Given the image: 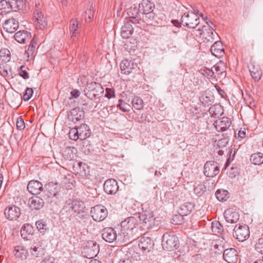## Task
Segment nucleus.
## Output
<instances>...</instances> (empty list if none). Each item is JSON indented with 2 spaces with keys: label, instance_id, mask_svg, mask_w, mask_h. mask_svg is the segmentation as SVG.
Here are the masks:
<instances>
[{
  "label": "nucleus",
  "instance_id": "1",
  "mask_svg": "<svg viewBox=\"0 0 263 263\" xmlns=\"http://www.w3.org/2000/svg\"><path fill=\"white\" fill-rule=\"evenodd\" d=\"M138 217L133 216L127 217L121 223V232L120 236L123 241H127L132 238L134 235L138 232L137 226L139 223Z\"/></svg>",
  "mask_w": 263,
  "mask_h": 263
},
{
  "label": "nucleus",
  "instance_id": "2",
  "mask_svg": "<svg viewBox=\"0 0 263 263\" xmlns=\"http://www.w3.org/2000/svg\"><path fill=\"white\" fill-rule=\"evenodd\" d=\"M139 221H142L140 222L139 227L140 231L143 233L146 230H149L153 228L159 224V221L156 220L152 212L145 211L141 214L138 217Z\"/></svg>",
  "mask_w": 263,
  "mask_h": 263
},
{
  "label": "nucleus",
  "instance_id": "3",
  "mask_svg": "<svg viewBox=\"0 0 263 263\" xmlns=\"http://www.w3.org/2000/svg\"><path fill=\"white\" fill-rule=\"evenodd\" d=\"M85 208L84 203L80 200H67L61 210V214H66L67 216H71L74 213H81Z\"/></svg>",
  "mask_w": 263,
  "mask_h": 263
},
{
  "label": "nucleus",
  "instance_id": "4",
  "mask_svg": "<svg viewBox=\"0 0 263 263\" xmlns=\"http://www.w3.org/2000/svg\"><path fill=\"white\" fill-rule=\"evenodd\" d=\"M179 240L178 237L168 233L163 234L162 239V246L164 249L172 251L178 247Z\"/></svg>",
  "mask_w": 263,
  "mask_h": 263
},
{
  "label": "nucleus",
  "instance_id": "5",
  "mask_svg": "<svg viewBox=\"0 0 263 263\" xmlns=\"http://www.w3.org/2000/svg\"><path fill=\"white\" fill-rule=\"evenodd\" d=\"M181 21V23L189 28H195L199 24V17L194 12L184 13Z\"/></svg>",
  "mask_w": 263,
  "mask_h": 263
},
{
  "label": "nucleus",
  "instance_id": "6",
  "mask_svg": "<svg viewBox=\"0 0 263 263\" xmlns=\"http://www.w3.org/2000/svg\"><path fill=\"white\" fill-rule=\"evenodd\" d=\"M154 5L148 0H142L141 3L139 4V8L137 9L136 7L133 8V10L136 12L135 17H138L137 15L139 13L147 14V17H153L154 19V15L152 13L153 8Z\"/></svg>",
  "mask_w": 263,
  "mask_h": 263
},
{
  "label": "nucleus",
  "instance_id": "7",
  "mask_svg": "<svg viewBox=\"0 0 263 263\" xmlns=\"http://www.w3.org/2000/svg\"><path fill=\"white\" fill-rule=\"evenodd\" d=\"M33 20L37 29L44 30L47 26V21L41 11L39 6L36 5L33 12Z\"/></svg>",
  "mask_w": 263,
  "mask_h": 263
},
{
  "label": "nucleus",
  "instance_id": "8",
  "mask_svg": "<svg viewBox=\"0 0 263 263\" xmlns=\"http://www.w3.org/2000/svg\"><path fill=\"white\" fill-rule=\"evenodd\" d=\"M233 235L239 241H243L250 236L249 228L246 224L236 225L234 229Z\"/></svg>",
  "mask_w": 263,
  "mask_h": 263
},
{
  "label": "nucleus",
  "instance_id": "9",
  "mask_svg": "<svg viewBox=\"0 0 263 263\" xmlns=\"http://www.w3.org/2000/svg\"><path fill=\"white\" fill-rule=\"evenodd\" d=\"M107 214V209L101 204L95 205L91 208L90 215L96 221H102L106 217Z\"/></svg>",
  "mask_w": 263,
  "mask_h": 263
},
{
  "label": "nucleus",
  "instance_id": "10",
  "mask_svg": "<svg viewBox=\"0 0 263 263\" xmlns=\"http://www.w3.org/2000/svg\"><path fill=\"white\" fill-rule=\"evenodd\" d=\"M203 173L208 177L215 176L219 173V164L214 161H207L204 166Z\"/></svg>",
  "mask_w": 263,
  "mask_h": 263
},
{
  "label": "nucleus",
  "instance_id": "11",
  "mask_svg": "<svg viewBox=\"0 0 263 263\" xmlns=\"http://www.w3.org/2000/svg\"><path fill=\"white\" fill-rule=\"evenodd\" d=\"M102 238L106 242L112 243L118 239V240H123L120 234L117 236L116 231L112 228H105L102 230Z\"/></svg>",
  "mask_w": 263,
  "mask_h": 263
},
{
  "label": "nucleus",
  "instance_id": "12",
  "mask_svg": "<svg viewBox=\"0 0 263 263\" xmlns=\"http://www.w3.org/2000/svg\"><path fill=\"white\" fill-rule=\"evenodd\" d=\"M4 213L7 219L10 220H16L21 214L20 209L15 205L7 207Z\"/></svg>",
  "mask_w": 263,
  "mask_h": 263
},
{
  "label": "nucleus",
  "instance_id": "13",
  "mask_svg": "<svg viewBox=\"0 0 263 263\" xmlns=\"http://www.w3.org/2000/svg\"><path fill=\"white\" fill-rule=\"evenodd\" d=\"M119 190L117 181L114 179H109L104 183V190L108 194H115Z\"/></svg>",
  "mask_w": 263,
  "mask_h": 263
},
{
  "label": "nucleus",
  "instance_id": "14",
  "mask_svg": "<svg viewBox=\"0 0 263 263\" xmlns=\"http://www.w3.org/2000/svg\"><path fill=\"white\" fill-rule=\"evenodd\" d=\"M154 242L153 240L148 237H143L140 238L138 247L143 253L149 252L153 248Z\"/></svg>",
  "mask_w": 263,
  "mask_h": 263
},
{
  "label": "nucleus",
  "instance_id": "15",
  "mask_svg": "<svg viewBox=\"0 0 263 263\" xmlns=\"http://www.w3.org/2000/svg\"><path fill=\"white\" fill-rule=\"evenodd\" d=\"M231 125V121L228 117H223L216 120L214 125L218 132L226 130Z\"/></svg>",
  "mask_w": 263,
  "mask_h": 263
},
{
  "label": "nucleus",
  "instance_id": "16",
  "mask_svg": "<svg viewBox=\"0 0 263 263\" xmlns=\"http://www.w3.org/2000/svg\"><path fill=\"white\" fill-rule=\"evenodd\" d=\"M84 117V112L79 107H76L71 110L68 115V119L74 123L82 120Z\"/></svg>",
  "mask_w": 263,
  "mask_h": 263
},
{
  "label": "nucleus",
  "instance_id": "17",
  "mask_svg": "<svg viewBox=\"0 0 263 263\" xmlns=\"http://www.w3.org/2000/svg\"><path fill=\"white\" fill-rule=\"evenodd\" d=\"M223 257L228 263H236L238 259L237 251L234 248L227 249L224 251Z\"/></svg>",
  "mask_w": 263,
  "mask_h": 263
},
{
  "label": "nucleus",
  "instance_id": "18",
  "mask_svg": "<svg viewBox=\"0 0 263 263\" xmlns=\"http://www.w3.org/2000/svg\"><path fill=\"white\" fill-rule=\"evenodd\" d=\"M224 217L228 223H233L237 222L239 219V215L233 209H227L224 212Z\"/></svg>",
  "mask_w": 263,
  "mask_h": 263
},
{
  "label": "nucleus",
  "instance_id": "19",
  "mask_svg": "<svg viewBox=\"0 0 263 263\" xmlns=\"http://www.w3.org/2000/svg\"><path fill=\"white\" fill-rule=\"evenodd\" d=\"M210 50L213 55L219 58L224 54V49L221 41H216L211 47Z\"/></svg>",
  "mask_w": 263,
  "mask_h": 263
},
{
  "label": "nucleus",
  "instance_id": "20",
  "mask_svg": "<svg viewBox=\"0 0 263 263\" xmlns=\"http://www.w3.org/2000/svg\"><path fill=\"white\" fill-rule=\"evenodd\" d=\"M3 28L6 32L13 33L18 28V22L14 18L8 19L3 24Z\"/></svg>",
  "mask_w": 263,
  "mask_h": 263
},
{
  "label": "nucleus",
  "instance_id": "21",
  "mask_svg": "<svg viewBox=\"0 0 263 263\" xmlns=\"http://www.w3.org/2000/svg\"><path fill=\"white\" fill-rule=\"evenodd\" d=\"M27 190L32 194H38L43 190V185L39 181L31 180L27 185Z\"/></svg>",
  "mask_w": 263,
  "mask_h": 263
},
{
  "label": "nucleus",
  "instance_id": "22",
  "mask_svg": "<svg viewBox=\"0 0 263 263\" xmlns=\"http://www.w3.org/2000/svg\"><path fill=\"white\" fill-rule=\"evenodd\" d=\"M136 65L127 59L123 60L120 63L121 72L125 74H129L135 68Z\"/></svg>",
  "mask_w": 263,
  "mask_h": 263
},
{
  "label": "nucleus",
  "instance_id": "23",
  "mask_svg": "<svg viewBox=\"0 0 263 263\" xmlns=\"http://www.w3.org/2000/svg\"><path fill=\"white\" fill-rule=\"evenodd\" d=\"M194 205L192 202H186L181 204L178 210V213L181 216H187L194 209Z\"/></svg>",
  "mask_w": 263,
  "mask_h": 263
},
{
  "label": "nucleus",
  "instance_id": "24",
  "mask_svg": "<svg viewBox=\"0 0 263 263\" xmlns=\"http://www.w3.org/2000/svg\"><path fill=\"white\" fill-rule=\"evenodd\" d=\"M14 37L18 43H25L29 41L31 34L27 31H20L14 34Z\"/></svg>",
  "mask_w": 263,
  "mask_h": 263
},
{
  "label": "nucleus",
  "instance_id": "25",
  "mask_svg": "<svg viewBox=\"0 0 263 263\" xmlns=\"http://www.w3.org/2000/svg\"><path fill=\"white\" fill-rule=\"evenodd\" d=\"M14 256L21 260L26 259L28 256V252L25 248L22 246H17L13 250Z\"/></svg>",
  "mask_w": 263,
  "mask_h": 263
},
{
  "label": "nucleus",
  "instance_id": "26",
  "mask_svg": "<svg viewBox=\"0 0 263 263\" xmlns=\"http://www.w3.org/2000/svg\"><path fill=\"white\" fill-rule=\"evenodd\" d=\"M79 132V139L81 140L86 139L90 136L91 132L89 127L85 124H81L77 128Z\"/></svg>",
  "mask_w": 263,
  "mask_h": 263
},
{
  "label": "nucleus",
  "instance_id": "27",
  "mask_svg": "<svg viewBox=\"0 0 263 263\" xmlns=\"http://www.w3.org/2000/svg\"><path fill=\"white\" fill-rule=\"evenodd\" d=\"M134 28L130 22L125 23L121 28V35L124 39L129 38L133 34Z\"/></svg>",
  "mask_w": 263,
  "mask_h": 263
},
{
  "label": "nucleus",
  "instance_id": "28",
  "mask_svg": "<svg viewBox=\"0 0 263 263\" xmlns=\"http://www.w3.org/2000/svg\"><path fill=\"white\" fill-rule=\"evenodd\" d=\"M29 201L30 202V207L32 209L40 210L44 206V201L42 198L39 196L32 197Z\"/></svg>",
  "mask_w": 263,
  "mask_h": 263
},
{
  "label": "nucleus",
  "instance_id": "29",
  "mask_svg": "<svg viewBox=\"0 0 263 263\" xmlns=\"http://www.w3.org/2000/svg\"><path fill=\"white\" fill-rule=\"evenodd\" d=\"M226 67L223 63L220 62L215 65L211 68V77L214 74L221 75L225 76Z\"/></svg>",
  "mask_w": 263,
  "mask_h": 263
},
{
  "label": "nucleus",
  "instance_id": "30",
  "mask_svg": "<svg viewBox=\"0 0 263 263\" xmlns=\"http://www.w3.org/2000/svg\"><path fill=\"white\" fill-rule=\"evenodd\" d=\"M249 71L255 81H258L260 79L262 72L258 65H251L249 67Z\"/></svg>",
  "mask_w": 263,
  "mask_h": 263
},
{
  "label": "nucleus",
  "instance_id": "31",
  "mask_svg": "<svg viewBox=\"0 0 263 263\" xmlns=\"http://www.w3.org/2000/svg\"><path fill=\"white\" fill-rule=\"evenodd\" d=\"M30 253L35 257L42 256L44 254V249L39 244L34 243L30 248Z\"/></svg>",
  "mask_w": 263,
  "mask_h": 263
},
{
  "label": "nucleus",
  "instance_id": "32",
  "mask_svg": "<svg viewBox=\"0 0 263 263\" xmlns=\"http://www.w3.org/2000/svg\"><path fill=\"white\" fill-rule=\"evenodd\" d=\"M79 27L80 24L78 20L74 18L71 19L69 23V29L71 37H76L79 33Z\"/></svg>",
  "mask_w": 263,
  "mask_h": 263
},
{
  "label": "nucleus",
  "instance_id": "33",
  "mask_svg": "<svg viewBox=\"0 0 263 263\" xmlns=\"http://www.w3.org/2000/svg\"><path fill=\"white\" fill-rule=\"evenodd\" d=\"M77 152V149L74 147H66L63 153V156L65 160H72Z\"/></svg>",
  "mask_w": 263,
  "mask_h": 263
},
{
  "label": "nucleus",
  "instance_id": "34",
  "mask_svg": "<svg viewBox=\"0 0 263 263\" xmlns=\"http://www.w3.org/2000/svg\"><path fill=\"white\" fill-rule=\"evenodd\" d=\"M87 251L91 256H96L100 251L99 245L93 241L88 242Z\"/></svg>",
  "mask_w": 263,
  "mask_h": 263
},
{
  "label": "nucleus",
  "instance_id": "35",
  "mask_svg": "<svg viewBox=\"0 0 263 263\" xmlns=\"http://www.w3.org/2000/svg\"><path fill=\"white\" fill-rule=\"evenodd\" d=\"M87 165L85 163L82 162H78L73 166L74 171L77 174L81 176H85L87 174L86 169Z\"/></svg>",
  "mask_w": 263,
  "mask_h": 263
},
{
  "label": "nucleus",
  "instance_id": "36",
  "mask_svg": "<svg viewBox=\"0 0 263 263\" xmlns=\"http://www.w3.org/2000/svg\"><path fill=\"white\" fill-rule=\"evenodd\" d=\"M48 197H55L59 192V187L57 183H50L48 184Z\"/></svg>",
  "mask_w": 263,
  "mask_h": 263
},
{
  "label": "nucleus",
  "instance_id": "37",
  "mask_svg": "<svg viewBox=\"0 0 263 263\" xmlns=\"http://www.w3.org/2000/svg\"><path fill=\"white\" fill-rule=\"evenodd\" d=\"M250 161L255 165H260L263 163V154L258 152L252 154L250 157Z\"/></svg>",
  "mask_w": 263,
  "mask_h": 263
},
{
  "label": "nucleus",
  "instance_id": "38",
  "mask_svg": "<svg viewBox=\"0 0 263 263\" xmlns=\"http://www.w3.org/2000/svg\"><path fill=\"white\" fill-rule=\"evenodd\" d=\"M98 86V88H97V89H98L99 91L101 90L100 88V84L99 83H97L96 82H91L89 83H87L86 88L84 90L85 91V95L87 97H91V92L93 90H94V88H95V86Z\"/></svg>",
  "mask_w": 263,
  "mask_h": 263
},
{
  "label": "nucleus",
  "instance_id": "39",
  "mask_svg": "<svg viewBox=\"0 0 263 263\" xmlns=\"http://www.w3.org/2000/svg\"><path fill=\"white\" fill-rule=\"evenodd\" d=\"M211 230L214 234L217 235L223 231V227L218 221H214L211 223Z\"/></svg>",
  "mask_w": 263,
  "mask_h": 263
},
{
  "label": "nucleus",
  "instance_id": "40",
  "mask_svg": "<svg viewBox=\"0 0 263 263\" xmlns=\"http://www.w3.org/2000/svg\"><path fill=\"white\" fill-rule=\"evenodd\" d=\"M11 10L16 11L23 8L24 2L23 0H10Z\"/></svg>",
  "mask_w": 263,
  "mask_h": 263
},
{
  "label": "nucleus",
  "instance_id": "41",
  "mask_svg": "<svg viewBox=\"0 0 263 263\" xmlns=\"http://www.w3.org/2000/svg\"><path fill=\"white\" fill-rule=\"evenodd\" d=\"M228 194V192L223 190H218L215 193V196L217 199L220 201L227 200L229 197Z\"/></svg>",
  "mask_w": 263,
  "mask_h": 263
},
{
  "label": "nucleus",
  "instance_id": "42",
  "mask_svg": "<svg viewBox=\"0 0 263 263\" xmlns=\"http://www.w3.org/2000/svg\"><path fill=\"white\" fill-rule=\"evenodd\" d=\"M133 106L137 110L141 109L143 107V102L139 97H135L132 101Z\"/></svg>",
  "mask_w": 263,
  "mask_h": 263
},
{
  "label": "nucleus",
  "instance_id": "43",
  "mask_svg": "<svg viewBox=\"0 0 263 263\" xmlns=\"http://www.w3.org/2000/svg\"><path fill=\"white\" fill-rule=\"evenodd\" d=\"M0 10H4V12L6 13L11 11L10 0H2L0 1Z\"/></svg>",
  "mask_w": 263,
  "mask_h": 263
},
{
  "label": "nucleus",
  "instance_id": "44",
  "mask_svg": "<svg viewBox=\"0 0 263 263\" xmlns=\"http://www.w3.org/2000/svg\"><path fill=\"white\" fill-rule=\"evenodd\" d=\"M194 190L196 195L200 196L205 192L206 187L202 184H199L194 187Z\"/></svg>",
  "mask_w": 263,
  "mask_h": 263
},
{
  "label": "nucleus",
  "instance_id": "45",
  "mask_svg": "<svg viewBox=\"0 0 263 263\" xmlns=\"http://www.w3.org/2000/svg\"><path fill=\"white\" fill-rule=\"evenodd\" d=\"M0 57L3 58L2 61H4L6 62L9 61L10 59V51L5 48L1 49L0 50Z\"/></svg>",
  "mask_w": 263,
  "mask_h": 263
},
{
  "label": "nucleus",
  "instance_id": "46",
  "mask_svg": "<svg viewBox=\"0 0 263 263\" xmlns=\"http://www.w3.org/2000/svg\"><path fill=\"white\" fill-rule=\"evenodd\" d=\"M36 228L41 233H44L48 229V227L43 221L40 220L36 222Z\"/></svg>",
  "mask_w": 263,
  "mask_h": 263
},
{
  "label": "nucleus",
  "instance_id": "47",
  "mask_svg": "<svg viewBox=\"0 0 263 263\" xmlns=\"http://www.w3.org/2000/svg\"><path fill=\"white\" fill-rule=\"evenodd\" d=\"M69 137L73 140H77L79 139V132L77 128H71L69 132Z\"/></svg>",
  "mask_w": 263,
  "mask_h": 263
},
{
  "label": "nucleus",
  "instance_id": "48",
  "mask_svg": "<svg viewBox=\"0 0 263 263\" xmlns=\"http://www.w3.org/2000/svg\"><path fill=\"white\" fill-rule=\"evenodd\" d=\"M119 103L117 105V107L124 112L129 111L130 105L123 102L122 100H119Z\"/></svg>",
  "mask_w": 263,
  "mask_h": 263
},
{
  "label": "nucleus",
  "instance_id": "49",
  "mask_svg": "<svg viewBox=\"0 0 263 263\" xmlns=\"http://www.w3.org/2000/svg\"><path fill=\"white\" fill-rule=\"evenodd\" d=\"M97 88H98V86H95V88H94V90H93L91 92V97H88L91 100L95 99L100 94L104 92V89L100 85V88L101 90L99 91L98 89H97Z\"/></svg>",
  "mask_w": 263,
  "mask_h": 263
},
{
  "label": "nucleus",
  "instance_id": "50",
  "mask_svg": "<svg viewBox=\"0 0 263 263\" xmlns=\"http://www.w3.org/2000/svg\"><path fill=\"white\" fill-rule=\"evenodd\" d=\"M255 249L258 252L263 254V238L258 239L255 245Z\"/></svg>",
  "mask_w": 263,
  "mask_h": 263
},
{
  "label": "nucleus",
  "instance_id": "51",
  "mask_svg": "<svg viewBox=\"0 0 263 263\" xmlns=\"http://www.w3.org/2000/svg\"><path fill=\"white\" fill-rule=\"evenodd\" d=\"M33 93V90L31 88H27L23 95L24 101H28L32 97Z\"/></svg>",
  "mask_w": 263,
  "mask_h": 263
},
{
  "label": "nucleus",
  "instance_id": "52",
  "mask_svg": "<svg viewBox=\"0 0 263 263\" xmlns=\"http://www.w3.org/2000/svg\"><path fill=\"white\" fill-rule=\"evenodd\" d=\"M183 216L179 214L175 215L173 218V222L176 224H181L183 222Z\"/></svg>",
  "mask_w": 263,
  "mask_h": 263
},
{
  "label": "nucleus",
  "instance_id": "53",
  "mask_svg": "<svg viewBox=\"0 0 263 263\" xmlns=\"http://www.w3.org/2000/svg\"><path fill=\"white\" fill-rule=\"evenodd\" d=\"M16 125L17 129L20 130L23 129L25 127L24 120L21 117L18 118L16 121Z\"/></svg>",
  "mask_w": 263,
  "mask_h": 263
},
{
  "label": "nucleus",
  "instance_id": "54",
  "mask_svg": "<svg viewBox=\"0 0 263 263\" xmlns=\"http://www.w3.org/2000/svg\"><path fill=\"white\" fill-rule=\"evenodd\" d=\"M24 68H25L24 66H21L20 67L19 73L21 77H22L25 79H27L29 78V74L28 72L25 70L24 69Z\"/></svg>",
  "mask_w": 263,
  "mask_h": 263
},
{
  "label": "nucleus",
  "instance_id": "55",
  "mask_svg": "<svg viewBox=\"0 0 263 263\" xmlns=\"http://www.w3.org/2000/svg\"><path fill=\"white\" fill-rule=\"evenodd\" d=\"M93 9L92 6H91L89 9H88L85 12L86 15V22L87 23L90 22L91 21V17L92 16L91 11Z\"/></svg>",
  "mask_w": 263,
  "mask_h": 263
},
{
  "label": "nucleus",
  "instance_id": "56",
  "mask_svg": "<svg viewBox=\"0 0 263 263\" xmlns=\"http://www.w3.org/2000/svg\"><path fill=\"white\" fill-rule=\"evenodd\" d=\"M74 216L78 217L76 219L79 220H85L88 217V215L85 213L84 210L81 211V213H77Z\"/></svg>",
  "mask_w": 263,
  "mask_h": 263
},
{
  "label": "nucleus",
  "instance_id": "57",
  "mask_svg": "<svg viewBox=\"0 0 263 263\" xmlns=\"http://www.w3.org/2000/svg\"><path fill=\"white\" fill-rule=\"evenodd\" d=\"M30 229L31 227L29 224L26 226L24 224L21 229V234L22 236H24V237H27L26 233L28 232V229Z\"/></svg>",
  "mask_w": 263,
  "mask_h": 263
},
{
  "label": "nucleus",
  "instance_id": "58",
  "mask_svg": "<svg viewBox=\"0 0 263 263\" xmlns=\"http://www.w3.org/2000/svg\"><path fill=\"white\" fill-rule=\"evenodd\" d=\"M106 97L108 99H110L111 98L115 96V91L114 90L111 88H106V94L105 95Z\"/></svg>",
  "mask_w": 263,
  "mask_h": 263
},
{
  "label": "nucleus",
  "instance_id": "59",
  "mask_svg": "<svg viewBox=\"0 0 263 263\" xmlns=\"http://www.w3.org/2000/svg\"><path fill=\"white\" fill-rule=\"evenodd\" d=\"M41 263H57L55 258L52 256H48L45 257Z\"/></svg>",
  "mask_w": 263,
  "mask_h": 263
},
{
  "label": "nucleus",
  "instance_id": "60",
  "mask_svg": "<svg viewBox=\"0 0 263 263\" xmlns=\"http://www.w3.org/2000/svg\"><path fill=\"white\" fill-rule=\"evenodd\" d=\"M200 100L202 104L207 105L211 104L212 102L209 97H202Z\"/></svg>",
  "mask_w": 263,
  "mask_h": 263
},
{
  "label": "nucleus",
  "instance_id": "61",
  "mask_svg": "<svg viewBox=\"0 0 263 263\" xmlns=\"http://www.w3.org/2000/svg\"><path fill=\"white\" fill-rule=\"evenodd\" d=\"M220 109V107L219 106H217V107H216V106H212L211 107H210L209 108V112L212 114V115H215V116H217V115H218V112H216V110L217 109Z\"/></svg>",
  "mask_w": 263,
  "mask_h": 263
},
{
  "label": "nucleus",
  "instance_id": "62",
  "mask_svg": "<svg viewBox=\"0 0 263 263\" xmlns=\"http://www.w3.org/2000/svg\"><path fill=\"white\" fill-rule=\"evenodd\" d=\"M237 174V170L236 168H234V167H232L231 171L229 172V176L230 177L233 178L235 177Z\"/></svg>",
  "mask_w": 263,
  "mask_h": 263
},
{
  "label": "nucleus",
  "instance_id": "63",
  "mask_svg": "<svg viewBox=\"0 0 263 263\" xmlns=\"http://www.w3.org/2000/svg\"><path fill=\"white\" fill-rule=\"evenodd\" d=\"M70 94L72 98H77L79 97L80 92L78 90L74 89L71 91Z\"/></svg>",
  "mask_w": 263,
  "mask_h": 263
},
{
  "label": "nucleus",
  "instance_id": "64",
  "mask_svg": "<svg viewBox=\"0 0 263 263\" xmlns=\"http://www.w3.org/2000/svg\"><path fill=\"white\" fill-rule=\"evenodd\" d=\"M208 34L209 37H211L212 40L211 42H212L214 40L215 38L218 36L216 32L214 33L212 30H210V31L208 32Z\"/></svg>",
  "mask_w": 263,
  "mask_h": 263
}]
</instances>
